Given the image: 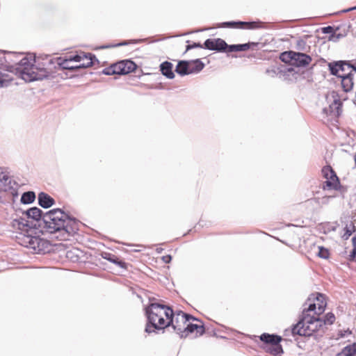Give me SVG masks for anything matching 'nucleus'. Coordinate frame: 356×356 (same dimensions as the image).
Returning <instances> with one entry per match:
<instances>
[{
    "label": "nucleus",
    "mask_w": 356,
    "mask_h": 356,
    "mask_svg": "<svg viewBox=\"0 0 356 356\" xmlns=\"http://www.w3.org/2000/svg\"><path fill=\"white\" fill-rule=\"evenodd\" d=\"M318 252L317 255L322 259H327L329 257V251L327 248L322 246H318Z\"/></svg>",
    "instance_id": "obj_33"
},
{
    "label": "nucleus",
    "mask_w": 356,
    "mask_h": 356,
    "mask_svg": "<svg viewBox=\"0 0 356 356\" xmlns=\"http://www.w3.org/2000/svg\"><path fill=\"white\" fill-rule=\"evenodd\" d=\"M323 173L327 178L324 182L323 189H337L339 182L334 171L330 167H327L323 169Z\"/></svg>",
    "instance_id": "obj_9"
},
{
    "label": "nucleus",
    "mask_w": 356,
    "mask_h": 356,
    "mask_svg": "<svg viewBox=\"0 0 356 356\" xmlns=\"http://www.w3.org/2000/svg\"><path fill=\"white\" fill-rule=\"evenodd\" d=\"M356 355V343L345 346L341 352L337 354L336 356H355Z\"/></svg>",
    "instance_id": "obj_24"
},
{
    "label": "nucleus",
    "mask_w": 356,
    "mask_h": 356,
    "mask_svg": "<svg viewBox=\"0 0 356 356\" xmlns=\"http://www.w3.org/2000/svg\"><path fill=\"white\" fill-rule=\"evenodd\" d=\"M302 43H304V42H303L302 40H299V41L298 42V44H302Z\"/></svg>",
    "instance_id": "obj_50"
},
{
    "label": "nucleus",
    "mask_w": 356,
    "mask_h": 356,
    "mask_svg": "<svg viewBox=\"0 0 356 356\" xmlns=\"http://www.w3.org/2000/svg\"><path fill=\"white\" fill-rule=\"evenodd\" d=\"M5 81L0 78V87H3Z\"/></svg>",
    "instance_id": "obj_46"
},
{
    "label": "nucleus",
    "mask_w": 356,
    "mask_h": 356,
    "mask_svg": "<svg viewBox=\"0 0 356 356\" xmlns=\"http://www.w3.org/2000/svg\"><path fill=\"white\" fill-rule=\"evenodd\" d=\"M269 351L271 354H273L275 356L280 355V354L283 353L282 347L280 343L272 346L269 348Z\"/></svg>",
    "instance_id": "obj_31"
},
{
    "label": "nucleus",
    "mask_w": 356,
    "mask_h": 356,
    "mask_svg": "<svg viewBox=\"0 0 356 356\" xmlns=\"http://www.w3.org/2000/svg\"><path fill=\"white\" fill-rule=\"evenodd\" d=\"M102 73L106 75L117 74L116 70L114 68V64L111 65L108 67L104 69Z\"/></svg>",
    "instance_id": "obj_36"
},
{
    "label": "nucleus",
    "mask_w": 356,
    "mask_h": 356,
    "mask_svg": "<svg viewBox=\"0 0 356 356\" xmlns=\"http://www.w3.org/2000/svg\"><path fill=\"white\" fill-rule=\"evenodd\" d=\"M10 225L15 230L21 232H27L28 229L32 227L29 222L22 217L13 218Z\"/></svg>",
    "instance_id": "obj_14"
},
{
    "label": "nucleus",
    "mask_w": 356,
    "mask_h": 356,
    "mask_svg": "<svg viewBox=\"0 0 356 356\" xmlns=\"http://www.w3.org/2000/svg\"><path fill=\"white\" fill-rule=\"evenodd\" d=\"M137 42H138V41H135V40H133V41H131H131H124L122 42H120V43H118V44H109V45H106V46H103L101 48L102 49H105V48L116 47L127 45V44H129L130 43H137Z\"/></svg>",
    "instance_id": "obj_35"
},
{
    "label": "nucleus",
    "mask_w": 356,
    "mask_h": 356,
    "mask_svg": "<svg viewBox=\"0 0 356 356\" xmlns=\"http://www.w3.org/2000/svg\"><path fill=\"white\" fill-rule=\"evenodd\" d=\"M294 54H296V51H293L283 52L280 55V59L282 62L289 63L293 65Z\"/></svg>",
    "instance_id": "obj_29"
},
{
    "label": "nucleus",
    "mask_w": 356,
    "mask_h": 356,
    "mask_svg": "<svg viewBox=\"0 0 356 356\" xmlns=\"http://www.w3.org/2000/svg\"><path fill=\"white\" fill-rule=\"evenodd\" d=\"M256 43L254 42H248L245 44H231L227 47V52H234V51H245L250 48L251 46H256Z\"/></svg>",
    "instance_id": "obj_23"
},
{
    "label": "nucleus",
    "mask_w": 356,
    "mask_h": 356,
    "mask_svg": "<svg viewBox=\"0 0 356 356\" xmlns=\"http://www.w3.org/2000/svg\"><path fill=\"white\" fill-rule=\"evenodd\" d=\"M205 49L224 52L227 51L228 44L221 38L207 39L204 42Z\"/></svg>",
    "instance_id": "obj_10"
},
{
    "label": "nucleus",
    "mask_w": 356,
    "mask_h": 356,
    "mask_svg": "<svg viewBox=\"0 0 356 356\" xmlns=\"http://www.w3.org/2000/svg\"><path fill=\"white\" fill-rule=\"evenodd\" d=\"M14 64L18 65L19 70L22 79L26 82L42 80L49 76L52 67L51 65L56 63L60 68L63 70H76V65H70V59H63L60 57L52 58L49 56L44 58L23 57L17 62L11 60Z\"/></svg>",
    "instance_id": "obj_1"
},
{
    "label": "nucleus",
    "mask_w": 356,
    "mask_h": 356,
    "mask_svg": "<svg viewBox=\"0 0 356 356\" xmlns=\"http://www.w3.org/2000/svg\"><path fill=\"white\" fill-rule=\"evenodd\" d=\"M93 58L96 59L95 56L91 54H84V60H82L83 62L80 65H76L77 69L88 68L92 66Z\"/></svg>",
    "instance_id": "obj_26"
},
{
    "label": "nucleus",
    "mask_w": 356,
    "mask_h": 356,
    "mask_svg": "<svg viewBox=\"0 0 356 356\" xmlns=\"http://www.w3.org/2000/svg\"><path fill=\"white\" fill-rule=\"evenodd\" d=\"M356 10V6L353 7V8H348V9H347V10H344L343 12H344V13H347V12H349V11H350V10Z\"/></svg>",
    "instance_id": "obj_45"
},
{
    "label": "nucleus",
    "mask_w": 356,
    "mask_h": 356,
    "mask_svg": "<svg viewBox=\"0 0 356 356\" xmlns=\"http://www.w3.org/2000/svg\"><path fill=\"white\" fill-rule=\"evenodd\" d=\"M35 194L33 191L24 192L21 197V202L23 204H31L34 202Z\"/></svg>",
    "instance_id": "obj_27"
},
{
    "label": "nucleus",
    "mask_w": 356,
    "mask_h": 356,
    "mask_svg": "<svg viewBox=\"0 0 356 356\" xmlns=\"http://www.w3.org/2000/svg\"><path fill=\"white\" fill-rule=\"evenodd\" d=\"M38 203L45 209L49 208L54 204V200L48 194L41 192L38 194Z\"/></svg>",
    "instance_id": "obj_20"
},
{
    "label": "nucleus",
    "mask_w": 356,
    "mask_h": 356,
    "mask_svg": "<svg viewBox=\"0 0 356 356\" xmlns=\"http://www.w3.org/2000/svg\"><path fill=\"white\" fill-rule=\"evenodd\" d=\"M187 61L188 63V70L190 74H197L204 67V64L201 61L200 59H195Z\"/></svg>",
    "instance_id": "obj_21"
},
{
    "label": "nucleus",
    "mask_w": 356,
    "mask_h": 356,
    "mask_svg": "<svg viewBox=\"0 0 356 356\" xmlns=\"http://www.w3.org/2000/svg\"><path fill=\"white\" fill-rule=\"evenodd\" d=\"M19 185L0 168V191L6 193V201L15 202L18 198Z\"/></svg>",
    "instance_id": "obj_5"
},
{
    "label": "nucleus",
    "mask_w": 356,
    "mask_h": 356,
    "mask_svg": "<svg viewBox=\"0 0 356 356\" xmlns=\"http://www.w3.org/2000/svg\"><path fill=\"white\" fill-rule=\"evenodd\" d=\"M355 74H350L347 72L339 75V77L341 79V86L345 92H349L353 87V75Z\"/></svg>",
    "instance_id": "obj_16"
},
{
    "label": "nucleus",
    "mask_w": 356,
    "mask_h": 356,
    "mask_svg": "<svg viewBox=\"0 0 356 356\" xmlns=\"http://www.w3.org/2000/svg\"><path fill=\"white\" fill-rule=\"evenodd\" d=\"M330 73L339 77V75L347 72L350 74L356 73V66L350 63L349 61L339 60L329 63Z\"/></svg>",
    "instance_id": "obj_8"
},
{
    "label": "nucleus",
    "mask_w": 356,
    "mask_h": 356,
    "mask_svg": "<svg viewBox=\"0 0 356 356\" xmlns=\"http://www.w3.org/2000/svg\"><path fill=\"white\" fill-rule=\"evenodd\" d=\"M335 321V316L332 312L327 313L323 320V325L325 324L332 325Z\"/></svg>",
    "instance_id": "obj_32"
},
{
    "label": "nucleus",
    "mask_w": 356,
    "mask_h": 356,
    "mask_svg": "<svg viewBox=\"0 0 356 356\" xmlns=\"http://www.w3.org/2000/svg\"><path fill=\"white\" fill-rule=\"evenodd\" d=\"M334 32V28L331 26H325L322 28V33L325 34H332Z\"/></svg>",
    "instance_id": "obj_40"
},
{
    "label": "nucleus",
    "mask_w": 356,
    "mask_h": 356,
    "mask_svg": "<svg viewBox=\"0 0 356 356\" xmlns=\"http://www.w3.org/2000/svg\"><path fill=\"white\" fill-rule=\"evenodd\" d=\"M44 232L55 234L60 241H67L79 230V222L69 216L63 210L54 209L42 216V224L39 223Z\"/></svg>",
    "instance_id": "obj_2"
},
{
    "label": "nucleus",
    "mask_w": 356,
    "mask_h": 356,
    "mask_svg": "<svg viewBox=\"0 0 356 356\" xmlns=\"http://www.w3.org/2000/svg\"><path fill=\"white\" fill-rule=\"evenodd\" d=\"M343 36V35L341 33H337L336 31H334L332 34L330 35L329 40L336 42Z\"/></svg>",
    "instance_id": "obj_37"
},
{
    "label": "nucleus",
    "mask_w": 356,
    "mask_h": 356,
    "mask_svg": "<svg viewBox=\"0 0 356 356\" xmlns=\"http://www.w3.org/2000/svg\"><path fill=\"white\" fill-rule=\"evenodd\" d=\"M172 259V257L170 255H165V256H163L162 257V260L165 263V264H168V263H170V261Z\"/></svg>",
    "instance_id": "obj_42"
},
{
    "label": "nucleus",
    "mask_w": 356,
    "mask_h": 356,
    "mask_svg": "<svg viewBox=\"0 0 356 356\" xmlns=\"http://www.w3.org/2000/svg\"><path fill=\"white\" fill-rule=\"evenodd\" d=\"M156 250H157V252L159 253V252H161L162 249H157Z\"/></svg>",
    "instance_id": "obj_51"
},
{
    "label": "nucleus",
    "mask_w": 356,
    "mask_h": 356,
    "mask_svg": "<svg viewBox=\"0 0 356 356\" xmlns=\"http://www.w3.org/2000/svg\"><path fill=\"white\" fill-rule=\"evenodd\" d=\"M172 67L173 65L170 62L165 61L161 64L160 70L163 76L168 79H172L175 77Z\"/></svg>",
    "instance_id": "obj_22"
},
{
    "label": "nucleus",
    "mask_w": 356,
    "mask_h": 356,
    "mask_svg": "<svg viewBox=\"0 0 356 356\" xmlns=\"http://www.w3.org/2000/svg\"><path fill=\"white\" fill-rule=\"evenodd\" d=\"M332 97L333 102L330 105V112L334 116L339 117L342 113V102L335 92H332Z\"/></svg>",
    "instance_id": "obj_13"
},
{
    "label": "nucleus",
    "mask_w": 356,
    "mask_h": 356,
    "mask_svg": "<svg viewBox=\"0 0 356 356\" xmlns=\"http://www.w3.org/2000/svg\"><path fill=\"white\" fill-rule=\"evenodd\" d=\"M117 74H127L136 68L135 63L130 60H124L114 64Z\"/></svg>",
    "instance_id": "obj_11"
},
{
    "label": "nucleus",
    "mask_w": 356,
    "mask_h": 356,
    "mask_svg": "<svg viewBox=\"0 0 356 356\" xmlns=\"http://www.w3.org/2000/svg\"><path fill=\"white\" fill-rule=\"evenodd\" d=\"M70 254V252H67V257H69Z\"/></svg>",
    "instance_id": "obj_54"
},
{
    "label": "nucleus",
    "mask_w": 356,
    "mask_h": 356,
    "mask_svg": "<svg viewBox=\"0 0 356 356\" xmlns=\"http://www.w3.org/2000/svg\"><path fill=\"white\" fill-rule=\"evenodd\" d=\"M315 312H318V307L316 308V303L314 302L309 303L307 308H304L302 314H310V312H314V314H315Z\"/></svg>",
    "instance_id": "obj_34"
},
{
    "label": "nucleus",
    "mask_w": 356,
    "mask_h": 356,
    "mask_svg": "<svg viewBox=\"0 0 356 356\" xmlns=\"http://www.w3.org/2000/svg\"><path fill=\"white\" fill-rule=\"evenodd\" d=\"M105 258H106V259H108V260L111 261V262H113V263H116L115 259H111V257H105Z\"/></svg>",
    "instance_id": "obj_47"
},
{
    "label": "nucleus",
    "mask_w": 356,
    "mask_h": 356,
    "mask_svg": "<svg viewBox=\"0 0 356 356\" xmlns=\"http://www.w3.org/2000/svg\"><path fill=\"white\" fill-rule=\"evenodd\" d=\"M349 257L350 259H353L356 257V247L353 248Z\"/></svg>",
    "instance_id": "obj_43"
},
{
    "label": "nucleus",
    "mask_w": 356,
    "mask_h": 356,
    "mask_svg": "<svg viewBox=\"0 0 356 356\" xmlns=\"http://www.w3.org/2000/svg\"><path fill=\"white\" fill-rule=\"evenodd\" d=\"M323 326V319L319 317L312 316L310 314L303 313L299 321L292 328L293 335L312 337L317 339L314 334Z\"/></svg>",
    "instance_id": "obj_4"
},
{
    "label": "nucleus",
    "mask_w": 356,
    "mask_h": 356,
    "mask_svg": "<svg viewBox=\"0 0 356 356\" xmlns=\"http://www.w3.org/2000/svg\"><path fill=\"white\" fill-rule=\"evenodd\" d=\"M71 61H75V62H81L83 60H84V54L83 55H75L74 56H70L69 58Z\"/></svg>",
    "instance_id": "obj_38"
},
{
    "label": "nucleus",
    "mask_w": 356,
    "mask_h": 356,
    "mask_svg": "<svg viewBox=\"0 0 356 356\" xmlns=\"http://www.w3.org/2000/svg\"><path fill=\"white\" fill-rule=\"evenodd\" d=\"M354 232L355 226L352 222H350L349 225H347L345 227V233L343 235V238L347 240Z\"/></svg>",
    "instance_id": "obj_30"
},
{
    "label": "nucleus",
    "mask_w": 356,
    "mask_h": 356,
    "mask_svg": "<svg viewBox=\"0 0 356 356\" xmlns=\"http://www.w3.org/2000/svg\"><path fill=\"white\" fill-rule=\"evenodd\" d=\"M259 22H225L221 23L218 27L222 28H238L240 26H243L244 25L247 26L248 29H255L261 28V26L259 25Z\"/></svg>",
    "instance_id": "obj_12"
},
{
    "label": "nucleus",
    "mask_w": 356,
    "mask_h": 356,
    "mask_svg": "<svg viewBox=\"0 0 356 356\" xmlns=\"http://www.w3.org/2000/svg\"><path fill=\"white\" fill-rule=\"evenodd\" d=\"M312 300H316V302H317L316 306H318V312H315V314L320 315L321 314H322L324 312L325 308L326 307V302L325 301V297L323 296V295H322L321 293H317L316 295L312 294L308 298L307 300L311 301Z\"/></svg>",
    "instance_id": "obj_18"
},
{
    "label": "nucleus",
    "mask_w": 356,
    "mask_h": 356,
    "mask_svg": "<svg viewBox=\"0 0 356 356\" xmlns=\"http://www.w3.org/2000/svg\"><path fill=\"white\" fill-rule=\"evenodd\" d=\"M198 327H201L202 329L197 328V329H195V330L197 331V333H199L200 335H202L204 333V332H205V329H204V325H198Z\"/></svg>",
    "instance_id": "obj_41"
},
{
    "label": "nucleus",
    "mask_w": 356,
    "mask_h": 356,
    "mask_svg": "<svg viewBox=\"0 0 356 356\" xmlns=\"http://www.w3.org/2000/svg\"><path fill=\"white\" fill-rule=\"evenodd\" d=\"M251 337V338H256L257 337L254 335V336H252V337Z\"/></svg>",
    "instance_id": "obj_53"
},
{
    "label": "nucleus",
    "mask_w": 356,
    "mask_h": 356,
    "mask_svg": "<svg viewBox=\"0 0 356 356\" xmlns=\"http://www.w3.org/2000/svg\"><path fill=\"white\" fill-rule=\"evenodd\" d=\"M8 56H14V57H17L19 56H21V54H17L15 53V54H8Z\"/></svg>",
    "instance_id": "obj_49"
},
{
    "label": "nucleus",
    "mask_w": 356,
    "mask_h": 356,
    "mask_svg": "<svg viewBox=\"0 0 356 356\" xmlns=\"http://www.w3.org/2000/svg\"><path fill=\"white\" fill-rule=\"evenodd\" d=\"M22 245L33 249L35 253H42L45 251L48 243L38 236L24 234L21 238Z\"/></svg>",
    "instance_id": "obj_7"
},
{
    "label": "nucleus",
    "mask_w": 356,
    "mask_h": 356,
    "mask_svg": "<svg viewBox=\"0 0 356 356\" xmlns=\"http://www.w3.org/2000/svg\"><path fill=\"white\" fill-rule=\"evenodd\" d=\"M352 243H353V248H356V236H354L352 238Z\"/></svg>",
    "instance_id": "obj_44"
},
{
    "label": "nucleus",
    "mask_w": 356,
    "mask_h": 356,
    "mask_svg": "<svg viewBox=\"0 0 356 356\" xmlns=\"http://www.w3.org/2000/svg\"><path fill=\"white\" fill-rule=\"evenodd\" d=\"M193 48H204V44L194 42L193 44H188L186 46V51H188Z\"/></svg>",
    "instance_id": "obj_39"
},
{
    "label": "nucleus",
    "mask_w": 356,
    "mask_h": 356,
    "mask_svg": "<svg viewBox=\"0 0 356 356\" xmlns=\"http://www.w3.org/2000/svg\"><path fill=\"white\" fill-rule=\"evenodd\" d=\"M198 325L193 324L190 323H187L185 326L184 330H182L181 334L180 335L181 338L186 337L189 333L193 332L195 329H197ZM202 329L201 327H200Z\"/></svg>",
    "instance_id": "obj_28"
},
{
    "label": "nucleus",
    "mask_w": 356,
    "mask_h": 356,
    "mask_svg": "<svg viewBox=\"0 0 356 356\" xmlns=\"http://www.w3.org/2000/svg\"><path fill=\"white\" fill-rule=\"evenodd\" d=\"M331 197H332L331 196H329V197H325V198H324L323 203H327L328 200H329L330 198H331Z\"/></svg>",
    "instance_id": "obj_48"
},
{
    "label": "nucleus",
    "mask_w": 356,
    "mask_h": 356,
    "mask_svg": "<svg viewBox=\"0 0 356 356\" xmlns=\"http://www.w3.org/2000/svg\"><path fill=\"white\" fill-rule=\"evenodd\" d=\"M175 72L181 75L185 76L190 74L188 70V63L187 60H181L179 61L175 68Z\"/></svg>",
    "instance_id": "obj_25"
},
{
    "label": "nucleus",
    "mask_w": 356,
    "mask_h": 356,
    "mask_svg": "<svg viewBox=\"0 0 356 356\" xmlns=\"http://www.w3.org/2000/svg\"><path fill=\"white\" fill-rule=\"evenodd\" d=\"M23 214H25L27 218L33 219L39 222V223L42 224V216L44 213H42L40 209L38 207H32L26 210L25 212H23Z\"/></svg>",
    "instance_id": "obj_17"
},
{
    "label": "nucleus",
    "mask_w": 356,
    "mask_h": 356,
    "mask_svg": "<svg viewBox=\"0 0 356 356\" xmlns=\"http://www.w3.org/2000/svg\"><path fill=\"white\" fill-rule=\"evenodd\" d=\"M259 339L264 343L269 344L271 346L280 343V342L282 341L281 337L276 334H270L268 333L262 334L259 337Z\"/></svg>",
    "instance_id": "obj_19"
},
{
    "label": "nucleus",
    "mask_w": 356,
    "mask_h": 356,
    "mask_svg": "<svg viewBox=\"0 0 356 356\" xmlns=\"http://www.w3.org/2000/svg\"><path fill=\"white\" fill-rule=\"evenodd\" d=\"M294 56L293 65L296 67H306L312 61V58L304 53L296 52Z\"/></svg>",
    "instance_id": "obj_15"
},
{
    "label": "nucleus",
    "mask_w": 356,
    "mask_h": 356,
    "mask_svg": "<svg viewBox=\"0 0 356 356\" xmlns=\"http://www.w3.org/2000/svg\"><path fill=\"white\" fill-rule=\"evenodd\" d=\"M145 310L147 319L145 332L147 333L167 327L168 318L173 316V310L170 307L158 302L150 303Z\"/></svg>",
    "instance_id": "obj_3"
},
{
    "label": "nucleus",
    "mask_w": 356,
    "mask_h": 356,
    "mask_svg": "<svg viewBox=\"0 0 356 356\" xmlns=\"http://www.w3.org/2000/svg\"><path fill=\"white\" fill-rule=\"evenodd\" d=\"M198 321L193 316L179 311L175 315L171 316L168 321V327L172 326L174 330L180 336L185 325L190 321Z\"/></svg>",
    "instance_id": "obj_6"
},
{
    "label": "nucleus",
    "mask_w": 356,
    "mask_h": 356,
    "mask_svg": "<svg viewBox=\"0 0 356 356\" xmlns=\"http://www.w3.org/2000/svg\"><path fill=\"white\" fill-rule=\"evenodd\" d=\"M355 165H356V152H355Z\"/></svg>",
    "instance_id": "obj_52"
}]
</instances>
